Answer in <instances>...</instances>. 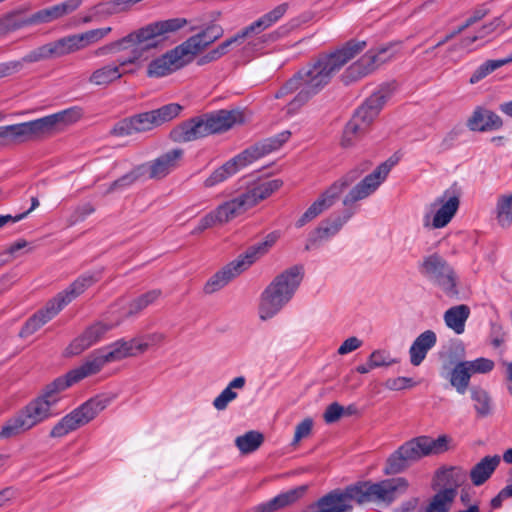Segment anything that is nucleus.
I'll return each mask as SVG.
<instances>
[{
  "instance_id": "c85d7f7f",
  "label": "nucleus",
  "mask_w": 512,
  "mask_h": 512,
  "mask_svg": "<svg viewBox=\"0 0 512 512\" xmlns=\"http://www.w3.org/2000/svg\"><path fill=\"white\" fill-rule=\"evenodd\" d=\"M62 308L59 304L53 299L47 302L46 306L40 310H38L35 314H33L30 318L22 326L19 336L21 338H26L34 334L38 331L43 325L49 322L52 318H54Z\"/></svg>"
},
{
  "instance_id": "3c124183",
  "label": "nucleus",
  "mask_w": 512,
  "mask_h": 512,
  "mask_svg": "<svg viewBox=\"0 0 512 512\" xmlns=\"http://www.w3.org/2000/svg\"><path fill=\"white\" fill-rule=\"evenodd\" d=\"M438 477L449 486L448 488H454L457 491V487L466 481L467 473L462 468L451 467L440 471Z\"/></svg>"
},
{
  "instance_id": "cd10ccee",
  "label": "nucleus",
  "mask_w": 512,
  "mask_h": 512,
  "mask_svg": "<svg viewBox=\"0 0 512 512\" xmlns=\"http://www.w3.org/2000/svg\"><path fill=\"white\" fill-rule=\"evenodd\" d=\"M21 125L25 142L47 139L59 134L52 114L32 121L23 122Z\"/></svg>"
},
{
  "instance_id": "f704fd0d",
  "label": "nucleus",
  "mask_w": 512,
  "mask_h": 512,
  "mask_svg": "<svg viewBox=\"0 0 512 512\" xmlns=\"http://www.w3.org/2000/svg\"><path fill=\"white\" fill-rule=\"evenodd\" d=\"M124 74V71L119 70V66H115V62H111L93 70L88 82L93 86L107 88L119 81Z\"/></svg>"
},
{
  "instance_id": "ea45409f",
  "label": "nucleus",
  "mask_w": 512,
  "mask_h": 512,
  "mask_svg": "<svg viewBox=\"0 0 512 512\" xmlns=\"http://www.w3.org/2000/svg\"><path fill=\"white\" fill-rule=\"evenodd\" d=\"M264 442L262 433L251 430L235 439V445L241 454H250L256 451Z\"/></svg>"
},
{
  "instance_id": "79ce46f5",
  "label": "nucleus",
  "mask_w": 512,
  "mask_h": 512,
  "mask_svg": "<svg viewBox=\"0 0 512 512\" xmlns=\"http://www.w3.org/2000/svg\"><path fill=\"white\" fill-rule=\"evenodd\" d=\"M31 25H34L32 15L24 18L19 12H12L0 18V33L5 35Z\"/></svg>"
},
{
  "instance_id": "7ed1b4c3",
  "label": "nucleus",
  "mask_w": 512,
  "mask_h": 512,
  "mask_svg": "<svg viewBox=\"0 0 512 512\" xmlns=\"http://www.w3.org/2000/svg\"><path fill=\"white\" fill-rule=\"evenodd\" d=\"M65 391L61 382L54 379L45 385L39 394L9 418L0 431L1 439H8L25 433L50 418L59 415L56 405Z\"/></svg>"
},
{
  "instance_id": "49530a36",
  "label": "nucleus",
  "mask_w": 512,
  "mask_h": 512,
  "mask_svg": "<svg viewBox=\"0 0 512 512\" xmlns=\"http://www.w3.org/2000/svg\"><path fill=\"white\" fill-rule=\"evenodd\" d=\"M146 174V166L145 165H139L135 167L130 172L126 173L125 175L121 176L120 178L113 181L109 188L107 189V193H112L114 191L123 190L130 185H132L134 182H136L139 178L143 177Z\"/></svg>"
},
{
  "instance_id": "2eb2a0df",
  "label": "nucleus",
  "mask_w": 512,
  "mask_h": 512,
  "mask_svg": "<svg viewBox=\"0 0 512 512\" xmlns=\"http://www.w3.org/2000/svg\"><path fill=\"white\" fill-rule=\"evenodd\" d=\"M368 169V164H364L362 169H352L344 176L333 182L304 212V214L297 220L296 227L301 228L309 221L319 216L324 211L331 208L340 195L348 189L357 179L360 178L363 172Z\"/></svg>"
},
{
  "instance_id": "a19ab883",
  "label": "nucleus",
  "mask_w": 512,
  "mask_h": 512,
  "mask_svg": "<svg viewBox=\"0 0 512 512\" xmlns=\"http://www.w3.org/2000/svg\"><path fill=\"white\" fill-rule=\"evenodd\" d=\"M457 492L454 488H445L434 495L425 512H448Z\"/></svg>"
},
{
  "instance_id": "680f3d73",
  "label": "nucleus",
  "mask_w": 512,
  "mask_h": 512,
  "mask_svg": "<svg viewBox=\"0 0 512 512\" xmlns=\"http://www.w3.org/2000/svg\"><path fill=\"white\" fill-rule=\"evenodd\" d=\"M343 414L344 407L341 406L338 402H333L327 406L323 417L326 423L331 424L338 421Z\"/></svg>"
},
{
  "instance_id": "0eeeda50",
  "label": "nucleus",
  "mask_w": 512,
  "mask_h": 512,
  "mask_svg": "<svg viewBox=\"0 0 512 512\" xmlns=\"http://www.w3.org/2000/svg\"><path fill=\"white\" fill-rule=\"evenodd\" d=\"M451 441L448 435H440L436 439L425 435L412 438L387 458L383 472L386 475L402 473L424 457L447 452Z\"/></svg>"
},
{
  "instance_id": "c9c22d12",
  "label": "nucleus",
  "mask_w": 512,
  "mask_h": 512,
  "mask_svg": "<svg viewBox=\"0 0 512 512\" xmlns=\"http://www.w3.org/2000/svg\"><path fill=\"white\" fill-rule=\"evenodd\" d=\"M500 463L498 455L486 456L478 462L470 471V479L475 486L485 483L493 474Z\"/></svg>"
},
{
  "instance_id": "8fccbe9b",
  "label": "nucleus",
  "mask_w": 512,
  "mask_h": 512,
  "mask_svg": "<svg viewBox=\"0 0 512 512\" xmlns=\"http://www.w3.org/2000/svg\"><path fill=\"white\" fill-rule=\"evenodd\" d=\"M367 131L368 130H366L356 121L350 119L344 128L341 145L344 148L352 147L359 139L365 135Z\"/></svg>"
},
{
  "instance_id": "4d7b16f0",
  "label": "nucleus",
  "mask_w": 512,
  "mask_h": 512,
  "mask_svg": "<svg viewBox=\"0 0 512 512\" xmlns=\"http://www.w3.org/2000/svg\"><path fill=\"white\" fill-rule=\"evenodd\" d=\"M49 58H52V53L50 50L49 43H47L30 51L25 56H23L19 61H22L23 66L24 63H36Z\"/></svg>"
},
{
  "instance_id": "f8f14e48",
  "label": "nucleus",
  "mask_w": 512,
  "mask_h": 512,
  "mask_svg": "<svg viewBox=\"0 0 512 512\" xmlns=\"http://www.w3.org/2000/svg\"><path fill=\"white\" fill-rule=\"evenodd\" d=\"M419 273L430 283L439 287L449 298L459 296V278L454 267L441 254L434 252L424 256L418 264Z\"/></svg>"
},
{
  "instance_id": "09e8293b",
  "label": "nucleus",
  "mask_w": 512,
  "mask_h": 512,
  "mask_svg": "<svg viewBox=\"0 0 512 512\" xmlns=\"http://www.w3.org/2000/svg\"><path fill=\"white\" fill-rule=\"evenodd\" d=\"M25 142L21 123L0 126V146H9Z\"/></svg>"
},
{
  "instance_id": "473e14b6",
  "label": "nucleus",
  "mask_w": 512,
  "mask_h": 512,
  "mask_svg": "<svg viewBox=\"0 0 512 512\" xmlns=\"http://www.w3.org/2000/svg\"><path fill=\"white\" fill-rule=\"evenodd\" d=\"M81 3L82 0H66L62 3L38 10L32 14V21L34 25L55 21L77 10Z\"/></svg>"
},
{
  "instance_id": "c756f323",
  "label": "nucleus",
  "mask_w": 512,
  "mask_h": 512,
  "mask_svg": "<svg viewBox=\"0 0 512 512\" xmlns=\"http://www.w3.org/2000/svg\"><path fill=\"white\" fill-rule=\"evenodd\" d=\"M503 126L501 117L482 106H477L467 120V127L474 132L498 130Z\"/></svg>"
},
{
  "instance_id": "13d9d810",
  "label": "nucleus",
  "mask_w": 512,
  "mask_h": 512,
  "mask_svg": "<svg viewBox=\"0 0 512 512\" xmlns=\"http://www.w3.org/2000/svg\"><path fill=\"white\" fill-rule=\"evenodd\" d=\"M246 39L251 40V37L244 27L240 31H238L235 35H233L232 37L223 41L217 47L220 50L221 54L224 56L229 52V49L233 45H241L244 42V40H246Z\"/></svg>"
},
{
  "instance_id": "393cba45",
  "label": "nucleus",
  "mask_w": 512,
  "mask_h": 512,
  "mask_svg": "<svg viewBox=\"0 0 512 512\" xmlns=\"http://www.w3.org/2000/svg\"><path fill=\"white\" fill-rule=\"evenodd\" d=\"M345 206L346 209L342 214H333L329 218L323 220L320 225L314 230L309 238V244L306 245V250H309L311 245L317 241L329 239L336 235L343 225L353 216L354 211L352 206Z\"/></svg>"
},
{
  "instance_id": "f257e3e1",
  "label": "nucleus",
  "mask_w": 512,
  "mask_h": 512,
  "mask_svg": "<svg viewBox=\"0 0 512 512\" xmlns=\"http://www.w3.org/2000/svg\"><path fill=\"white\" fill-rule=\"evenodd\" d=\"M366 41L350 40L332 53L321 55L287 80L275 93L282 98L297 91L288 103V112L294 113L329 84L333 75L348 61L366 48Z\"/></svg>"
},
{
  "instance_id": "39448f33",
  "label": "nucleus",
  "mask_w": 512,
  "mask_h": 512,
  "mask_svg": "<svg viewBox=\"0 0 512 512\" xmlns=\"http://www.w3.org/2000/svg\"><path fill=\"white\" fill-rule=\"evenodd\" d=\"M147 348V343H139L136 339L128 341L124 339L117 340L95 351L79 367L70 370L64 376L56 378V380L60 381L64 390H66L82 379L97 374L105 364L134 356L137 352H144Z\"/></svg>"
},
{
  "instance_id": "4c0bfd02",
  "label": "nucleus",
  "mask_w": 512,
  "mask_h": 512,
  "mask_svg": "<svg viewBox=\"0 0 512 512\" xmlns=\"http://www.w3.org/2000/svg\"><path fill=\"white\" fill-rule=\"evenodd\" d=\"M245 384L246 378L244 376H238L231 380L227 387L213 400L215 409L219 411L225 410L228 404L238 396L234 389H243Z\"/></svg>"
},
{
  "instance_id": "1a4fd4ad",
  "label": "nucleus",
  "mask_w": 512,
  "mask_h": 512,
  "mask_svg": "<svg viewBox=\"0 0 512 512\" xmlns=\"http://www.w3.org/2000/svg\"><path fill=\"white\" fill-rule=\"evenodd\" d=\"M290 136L291 132L286 130L250 146L232 159L228 160L219 168L215 169L204 181V186L206 188H210L225 181L236 174L241 168H244L257 159L278 150L285 142L288 141Z\"/></svg>"
},
{
  "instance_id": "338daca9",
  "label": "nucleus",
  "mask_w": 512,
  "mask_h": 512,
  "mask_svg": "<svg viewBox=\"0 0 512 512\" xmlns=\"http://www.w3.org/2000/svg\"><path fill=\"white\" fill-rule=\"evenodd\" d=\"M22 70V61L13 60L0 63V79Z\"/></svg>"
},
{
  "instance_id": "052dcab7",
  "label": "nucleus",
  "mask_w": 512,
  "mask_h": 512,
  "mask_svg": "<svg viewBox=\"0 0 512 512\" xmlns=\"http://www.w3.org/2000/svg\"><path fill=\"white\" fill-rule=\"evenodd\" d=\"M471 373H487L494 367V362L487 358H478L474 361H466Z\"/></svg>"
},
{
  "instance_id": "864d4df0",
  "label": "nucleus",
  "mask_w": 512,
  "mask_h": 512,
  "mask_svg": "<svg viewBox=\"0 0 512 512\" xmlns=\"http://www.w3.org/2000/svg\"><path fill=\"white\" fill-rule=\"evenodd\" d=\"M111 31L110 27L93 29L86 31L84 33L75 34L77 37L78 44L80 49H84L87 46L96 43L97 41L104 38Z\"/></svg>"
},
{
  "instance_id": "774afa93",
  "label": "nucleus",
  "mask_w": 512,
  "mask_h": 512,
  "mask_svg": "<svg viewBox=\"0 0 512 512\" xmlns=\"http://www.w3.org/2000/svg\"><path fill=\"white\" fill-rule=\"evenodd\" d=\"M98 11L107 14H117L125 11L122 3L119 0H112L105 3H100L98 6Z\"/></svg>"
},
{
  "instance_id": "69168bd1",
  "label": "nucleus",
  "mask_w": 512,
  "mask_h": 512,
  "mask_svg": "<svg viewBox=\"0 0 512 512\" xmlns=\"http://www.w3.org/2000/svg\"><path fill=\"white\" fill-rule=\"evenodd\" d=\"M312 426H313V421L310 418H306L302 422H300L295 428L293 444H296L302 438L307 437L312 430Z\"/></svg>"
},
{
  "instance_id": "f3484780",
  "label": "nucleus",
  "mask_w": 512,
  "mask_h": 512,
  "mask_svg": "<svg viewBox=\"0 0 512 512\" xmlns=\"http://www.w3.org/2000/svg\"><path fill=\"white\" fill-rule=\"evenodd\" d=\"M287 9L288 4L282 3L246 26L245 29L251 40L248 41L245 50H261L265 44L278 40L285 33L283 27L269 34L257 35L277 23L285 15Z\"/></svg>"
},
{
  "instance_id": "4468645a",
  "label": "nucleus",
  "mask_w": 512,
  "mask_h": 512,
  "mask_svg": "<svg viewBox=\"0 0 512 512\" xmlns=\"http://www.w3.org/2000/svg\"><path fill=\"white\" fill-rule=\"evenodd\" d=\"M368 169V164H364L362 169H352L344 176L333 182L304 212V214L297 220L296 227L301 228L309 221L319 216L324 211L331 208L340 195L348 189L357 179L360 178L363 172Z\"/></svg>"
},
{
  "instance_id": "2f4dec72",
  "label": "nucleus",
  "mask_w": 512,
  "mask_h": 512,
  "mask_svg": "<svg viewBox=\"0 0 512 512\" xmlns=\"http://www.w3.org/2000/svg\"><path fill=\"white\" fill-rule=\"evenodd\" d=\"M307 491V486L302 485L278 494L267 502L255 507V512H277L296 503Z\"/></svg>"
},
{
  "instance_id": "ddd939ff",
  "label": "nucleus",
  "mask_w": 512,
  "mask_h": 512,
  "mask_svg": "<svg viewBox=\"0 0 512 512\" xmlns=\"http://www.w3.org/2000/svg\"><path fill=\"white\" fill-rule=\"evenodd\" d=\"M368 169V164H364L362 169H352L344 176L333 182L304 212V214L297 220L296 227L301 228L309 221L319 216L324 211L331 208L340 195L348 189L357 179L360 178L363 172Z\"/></svg>"
},
{
  "instance_id": "603ef678",
  "label": "nucleus",
  "mask_w": 512,
  "mask_h": 512,
  "mask_svg": "<svg viewBox=\"0 0 512 512\" xmlns=\"http://www.w3.org/2000/svg\"><path fill=\"white\" fill-rule=\"evenodd\" d=\"M182 109L183 107L177 103H169L158 109L152 110V113L155 116L154 118L157 126H160L176 118Z\"/></svg>"
},
{
  "instance_id": "9b49d317",
  "label": "nucleus",
  "mask_w": 512,
  "mask_h": 512,
  "mask_svg": "<svg viewBox=\"0 0 512 512\" xmlns=\"http://www.w3.org/2000/svg\"><path fill=\"white\" fill-rule=\"evenodd\" d=\"M278 234L269 233L262 242L250 246L244 254L228 263L220 271L215 273L205 284L204 291L212 294L226 286L235 277L246 271L257 259L265 255L276 243Z\"/></svg>"
},
{
  "instance_id": "e2e57ef3",
  "label": "nucleus",
  "mask_w": 512,
  "mask_h": 512,
  "mask_svg": "<svg viewBox=\"0 0 512 512\" xmlns=\"http://www.w3.org/2000/svg\"><path fill=\"white\" fill-rule=\"evenodd\" d=\"M501 26H504V22L501 17L494 18L490 23L485 24L481 27V29L478 32V35L474 36L470 39V43L475 42L479 38H484L485 36L491 34L496 29L500 28Z\"/></svg>"
},
{
  "instance_id": "b1692460",
  "label": "nucleus",
  "mask_w": 512,
  "mask_h": 512,
  "mask_svg": "<svg viewBox=\"0 0 512 512\" xmlns=\"http://www.w3.org/2000/svg\"><path fill=\"white\" fill-rule=\"evenodd\" d=\"M154 117L151 110L124 118L113 126L111 134L117 137H124L150 131L157 127Z\"/></svg>"
},
{
  "instance_id": "412c9836",
  "label": "nucleus",
  "mask_w": 512,
  "mask_h": 512,
  "mask_svg": "<svg viewBox=\"0 0 512 512\" xmlns=\"http://www.w3.org/2000/svg\"><path fill=\"white\" fill-rule=\"evenodd\" d=\"M115 327L114 324L104 321H95L74 338L65 350L67 356L80 355L90 347L102 341L106 334Z\"/></svg>"
},
{
  "instance_id": "20e7f679",
  "label": "nucleus",
  "mask_w": 512,
  "mask_h": 512,
  "mask_svg": "<svg viewBox=\"0 0 512 512\" xmlns=\"http://www.w3.org/2000/svg\"><path fill=\"white\" fill-rule=\"evenodd\" d=\"M283 185L281 179L258 181L249 185L244 191L233 199L219 205L213 211L203 216L192 234L197 235L216 225H223L242 215L247 210L256 206L260 201L267 199L278 191Z\"/></svg>"
},
{
  "instance_id": "423d86ee",
  "label": "nucleus",
  "mask_w": 512,
  "mask_h": 512,
  "mask_svg": "<svg viewBox=\"0 0 512 512\" xmlns=\"http://www.w3.org/2000/svg\"><path fill=\"white\" fill-rule=\"evenodd\" d=\"M243 122L244 116L241 111L221 109L182 122L173 128L170 135L175 142H192L212 134L226 132Z\"/></svg>"
},
{
  "instance_id": "a18cd8bd",
  "label": "nucleus",
  "mask_w": 512,
  "mask_h": 512,
  "mask_svg": "<svg viewBox=\"0 0 512 512\" xmlns=\"http://www.w3.org/2000/svg\"><path fill=\"white\" fill-rule=\"evenodd\" d=\"M161 295L162 291L160 289H153L144 294H141L130 302L127 315L131 316L140 313L149 305L155 303Z\"/></svg>"
},
{
  "instance_id": "dca6fc26",
  "label": "nucleus",
  "mask_w": 512,
  "mask_h": 512,
  "mask_svg": "<svg viewBox=\"0 0 512 512\" xmlns=\"http://www.w3.org/2000/svg\"><path fill=\"white\" fill-rule=\"evenodd\" d=\"M108 405V400L94 397L62 417L51 429L49 436L62 438L79 427L89 423Z\"/></svg>"
},
{
  "instance_id": "aec40b11",
  "label": "nucleus",
  "mask_w": 512,
  "mask_h": 512,
  "mask_svg": "<svg viewBox=\"0 0 512 512\" xmlns=\"http://www.w3.org/2000/svg\"><path fill=\"white\" fill-rule=\"evenodd\" d=\"M191 61L181 44L152 60L147 67V75L151 78H161L182 69Z\"/></svg>"
},
{
  "instance_id": "5701e85b",
  "label": "nucleus",
  "mask_w": 512,
  "mask_h": 512,
  "mask_svg": "<svg viewBox=\"0 0 512 512\" xmlns=\"http://www.w3.org/2000/svg\"><path fill=\"white\" fill-rule=\"evenodd\" d=\"M103 268L91 270L83 273L76 278L68 288L59 292L54 300L63 309L66 305L71 303L75 298L83 294L88 288L101 280L103 275Z\"/></svg>"
},
{
  "instance_id": "6e6d98bb",
  "label": "nucleus",
  "mask_w": 512,
  "mask_h": 512,
  "mask_svg": "<svg viewBox=\"0 0 512 512\" xmlns=\"http://www.w3.org/2000/svg\"><path fill=\"white\" fill-rule=\"evenodd\" d=\"M471 398L475 402V409L481 416H486L490 411V399L486 391L479 388L471 389Z\"/></svg>"
},
{
  "instance_id": "6e6552de",
  "label": "nucleus",
  "mask_w": 512,
  "mask_h": 512,
  "mask_svg": "<svg viewBox=\"0 0 512 512\" xmlns=\"http://www.w3.org/2000/svg\"><path fill=\"white\" fill-rule=\"evenodd\" d=\"M188 23L187 19L177 17L166 20L155 21L146 26L129 33L122 39L100 47L94 51L95 56H104L111 52L119 51L122 47L129 45H141L142 50L156 48L158 38L165 39L169 34L182 29Z\"/></svg>"
},
{
  "instance_id": "5fc2aeb1",
  "label": "nucleus",
  "mask_w": 512,
  "mask_h": 512,
  "mask_svg": "<svg viewBox=\"0 0 512 512\" xmlns=\"http://www.w3.org/2000/svg\"><path fill=\"white\" fill-rule=\"evenodd\" d=\"M503 66V62L500 59L497 60H487L483 64H481L471 75L469 79L470 84H476L486 76L497 70L498 68Z\"/></svg>"
},
{
  "instance_id": "bf43d9fd",
  "label": "nucleus",
  "mask_w": 512,
  "mask_h": 512,
  "mask_svg": "<svg viewBox=\"0 0 512 512\" xmlns=\"http://www.w3.org/2000/svg\"><path fill=\"white\" fill-rule=\"evenodd\" d=\"M369 361L371 362V366L374 368L390 366L396 363V360L392 359L389 353L386 352L385 350L373 351L369 357Z\"/></svg>"
},
{
  "instance_id": "4be33fe9",
  "label": "nucleus",
  "mask_w": 512,
  "mask_h": 512,
  "mask_svg": "<svg viewBox=\"0 0 512 512\" xmlns=\"http://www.w3.org/2000/svg\"><path fill=\"white\" fill-rule=\"evenodd\" d=\"M224 35V29L221 25L210 24L195 35L181 43L188 58L192 62L194 58L210 46L212 43L220 39Z\"/></svg>"
},
{
  "instance_id": "a211bd4d",
  "label": "nucleus",
  "mask_w": 512,
  "mask_h": 512,
  "mask_svg": "<svg viewBox=\"0 0 512 512\" xmlns=\"http://www.w3.org/2000/svg\"><path fill=\"white\" fill-rule=\"evenodd\" d=\"M398 162V159L390 157L387 161L380 164L372 173L365 176L357 183L343 198V205L350 206L363 200L373 194L381 183L388 176L391 168Z\"/></svg>"
},
{
  "instance_id": "0e129e2a",
  "label": "nucleus",
  "mask_w": 512,
  "mask_h": 512,
  "mask_svg": "<svg viewBox=\"0 0 512 512\" xmlns=\"http://www.w3.org/2000/svg\"><path fill=\"white\" fill-rule=\"evenodd\" d=\"M417 385V382L410 377H397L394 379H389L386 382V387L391 390H402L406 388H411Z\"/></svg>"
},
{
  "instance_id": "c03bdc74",
  "label": "nucleus",
  "mask_w": 512,
  "mask_h": 512,
  "mask_svg": "<svg viewBox=\"0 0 512 512\" xmlns=\"http://www.w3.org/2000/svg\"><path fill=\"white\" fill-rule=\"evenodd\" d=\"M471 374L466 361L458 363L451 373V385L454 386L460 394H464L469 385Z\"/></svg>"
},
{
  "instance_id": "bb28decb",
  "label": "nucleus",
  "mask_w": 512,
  "mask_h": 512,
  "mask_svg": "<svg viewBox=\"0 0 512 512\" xmlns=\"http://www.w3.org/2000/svg\"><path fill=\"white\" fill-rule=\"evenodd\" d=\"M459 196L446 190L443 195L436 199L434 205H440L432 220V228L445 227L456 214L459 208Z\"/></svg>"
},
{
  "instance_id": "58836bf2",
  "label": "nucleus",
  "mask_w": 512,
  "mask_h": 512,
  "mask_svg": "<svg viewBox=\"0 0 512 512\" xmlns=\"http://www.w3.org/2000/svg\"><path fill=\"white\" fill-rule=\"evenodd\" d=\"M83 109L73 106L52 114L58 133L64 132L69 126L77 123L83 117Z\"/></svg>"
},
{
  "instance_id": "6ab92c4d",
  "label": "nucleus",
  "mask_w": 512,
  "mask_h": 512,
  "mask_svg": "<svg viewBox=\"0 0 512 512\" xmlns=\"http://www.w3.org/2000/svg\"><path fill=\"white\" fill-rule=\"evenodd\" d=\"M395 91L394 83H386L379 87L365 102L355 111L352 118L366 130L379 115L381 109Z\"/></svg>"
},
{
  "instance_id": "9d476101",
  "label": "nucleus",
  "mask_w": 512,
  "mask_h": 512,
  "mask_svg": "<svg viewBox=\"0 0 512 512\" xmlns=\"http://www.w3.org/2000/svg\"><path fill=\"white\" fill-rule=\"evenodd\" d=\"M304 276L302 265H295L278 275L264 290L259 305V315L267 320L276 315L286 305Z\"/></svg>"
},
{
  "instance_id": "72a5a7b5",
  "label": "nucleus",
  "mask_w": 512,
  "mask_h": 512,
  "mask_svg": "<svg viewBox=\"0 0 512 512\" xmlns=\"http://www.w3.org/2000/svg\"><path fill=\"white\" fill-rule=\"evenodd\" d=\"M437 337L434 331L426 330L412 343L409 349L410 362L413 366H419L425 359L428 351L436 344Z\"/></svg>"
},
{
  "instance_id": "7c9ffc66",
  "label": "nucleus",
  "mask_w": 512,
  "mask_h": 512,
  "mask_svg": "<svg viewBox=\"0 0 512 512\" xmlns=\"http://www.w3.org/2000/svg\"><path fill=\"white\" fill-rule=\"evenodd\" d=\"M392 58L393 53L390 48H381L377 52L368 51L349 68V71L359 77L365 76Z\"/></svg>"
},
{
  "instance_id": "37998d69",
  "label": "nucleus",
  "mask_w": 512,
  "mask_h": 512,
  "mask_svg": "<svg viewBox=\"0 0 512 512\" xmlns=\"http://www.w3.org/2000/svg\"><path fill=\"white\" fill-rule=\"evenodd\" d=\"M49 46L52 57H62L81 50L75 34L50 42Z\"/></svg>"
},
{
  "instance_id": "de8ad7c7",
  "label": "nucleus",
  "mask_w": 512,
  "mask_h": 512,
  "mask_svg": "<svg viewBox=\"0 0 512 512\" xmlns=\"http://www.w3.org/2000/svg\"><path fill=\"white\" fill-rule=\"evenodd\" d=\"M496 217L502 227L512 223V194L500 195L496 204Z\"/></svg>"
},
{
  "instance_id": "a878e982",
  "label": "nucleus",
  "mask_w": 512,
  "mask_h": 512,
  "mask_svg": "<svg viewBox=\"0 0 512 512\" xmlns=\"http://www.w3.org/2000/svg\"><path fill=\"white\" fill-rule=\"evenodd\" d=\"M184 151L180 148L172 149L155 160L144 164L146 166V173L150 179H162L173 171L182 159Z\"/></svg>"
},
{
  "instance_id": "e433bc0d",
  "label": "nucleus",
  "mask_w": 512,
  "mask_h": 512,
  "mask_svg": "<svg viewBox=\"0 0 512 512\" xmlns=\"http://www.w3.org/2000/svg\"><path fill=\"white\" fill-rule=\"evenodd\" d=\"M469 316L470 308L465 304H460L449 308L444 313V321L456 334H462Z\"/></svg>"
},
{
  "instance_id": "f03ea898",
  "label": "nucleus",
  "mask_w": 512,
  "mask_h": 512,
  "mask_svg": "<svg viewBox=\"0 0 512 512\" xmlns=\"http://www.w3.org/2000/svg\"><path fill=\"white\" fill-rule=\"evenodd\" d=\"M408 488L403 477L384 479L378 482L359 481L345 489H335L321 497V504L327 512H351V502L358 505L374 504L389 506Z\"/></svg>"
}]
</instances>
